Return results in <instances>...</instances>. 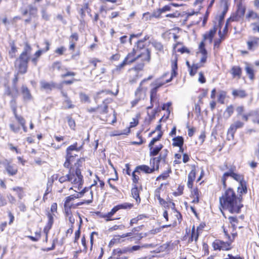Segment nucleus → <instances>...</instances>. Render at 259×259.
Wrapping results in <instances>:
<instances>
[{"label": "nucleus", "instance_id": "obj_25", "mask_svg": "<svg viewBox=\"0 0 259 259\" xmlns=\"http://www.w3.org/2000/svg\"><path fill=\"white\" fill-rule=\"evenodd\" d=\"M245 11V7L242 5L241 3H239L237 6V10L235 15L231 16L230 19L233 21H238L244 16Z\"/></svg>", "mask_w": 259, "mask_h": 259}, {"label": "nucleus", "instance_id": "obj_28", "mask_svg": "<svg viewBox=\"0 0 259 259\" xmlns=\"http://www.w3.org/2000/svg\"><path fill=\"white\" fill-rule=\"evenodd\" d=\"M69 50L72 52L75 51L76 42L79 39L78 34L77 32L72 33L69 36Z\"/></svg>", "mask_w": 259, "mask_h": 259}, {"label": "nucleus", "instance_id": "obj_50", "mask_svg": "<svg viewBox=\"0 0 259 259\" xmlns=\"http://www.w3.org/2000/svg\"><path fill=\"white\" fill-rule=\"evenodd\" d=\"M150 102L159 106V97L155 91H150Z\"/></svg>", "mask_w": 259, "mask_h": 259}, {"label": "nucleus", "instance_id": "obj_21", "mask_svg": "<svg viewBox=\"0 0 259 259\" xmlns=\"http://www.w3.org/2000/svg\"><path fill=\"white\" fill-rule=\"evenodd\" d=\"M65 70H66V72L61 74V77L62 78H65L67 77H71L72 78L69 80H63L62 82L63 84L65 85H70L73 84L74 82L79 80V79H77L74 78V76H75L76 75V73L75 72L68 70L67 68H65Z\"/></svg>", "mask_w": 259, "mask_h": 259}, {"label": "nucleus", "instance_id": "obj_3", "mask_svg": "<svg viewBox=\"0 0 259 259\" xmlns=\"http://www.w3.org/2000/svg\"><path fill=\"white\" fill-rule=\"evenodd\" d=\"M168 185V183H161L160 185V186L158 188H157L154 191V198L157 199L159 201V204L165 208H169L168 203L171 204V207L172 209L174 210V212L175 213V216L177 219L178 223L180 224L181 223L182 221L183 217L181 212L179 211H178L176 208L175 203L171 200L166 201L162 197L166 195L168 196L166 186Z\"/></svg>", "mask_w": 259, "mask_h": 259}, {"label": "nucleus", "instance_id": "obj_40", "mask_svg": "<svg viewBox=\"0 0 259 259\" xmlns=\"http://www.w3.org/2000/svg\"><path fill=\"white\" fill-rule=\"evenodd\" d=\"M131 194L133 197L136 200V202L139 204L141 202V198L140 197V190L138 188L137 185H135L131 189Z\"/></svg>", "mask_w": 259, "mask_h": 259}, {"label": "nucleus", "instance_id": "obj_51", "mask_svg": "<svg viewBox=\"0 0 259 259\" xmlns=\"http://www.w3.org/2000/svg\"><path fill=\"white\" fill-rule=\"evenodd\" d=\"M151 45L158 51L157 54L158 53H163V46L160 42L154 40L151 42Z\"/></svg>", "mask_w": 259, "mask_h": 259}, {"label": "nucleus", "instance_id": "obj_64", "mask_svg": "<svg viewBox=\"0 0 259 259\" xmlns=\"http://www.w3.org/2000/svg\"><path fill=\"white\" fill-rule=\"evenodd\" d=\"M167 152L168 151L167 150H163L160 153V155L156 162H165L166 160V158L167 157Z\"/></svg>", "mask_w": 259, "mask_h": 259}, {"label": "nucleus", "instance_id": "obj_2", "mask_svg": "<svg viewBox=\"0 0 259 259\" xmlns=\"http://www.w3.org/2000/svg\"><path fill=\"white\" fill-rule=\"evenodd\" d=\"M224 190L219 197V209L225 215V210L231 213H239L243 205L242 197H239L235 190L231 187H223Z\"/></svg>", "mask_w": 259, "mask_h": 259}, {"label": "nucleus", "instance_id": "obj_11", "mask_svg": "<svg viewBox=\"0 0 259 259\" xmlns=\"http://www.w3.org/2000/svg\"><path fill=\"white\" fill-rule=\"evenodd\" d=\"M178 68L177 60L174 61L171 65V72L170 73V76L169 79H165V77L169 74V73H166L163 74L161 77L157 79L153 83H151V85L153 88L151 91H155V92H157L159 88L163 85L166 83L170 82L173 78L174 77L177 75V70Z\"/></svg>", "mask_w": 259, "mask_h": 259}, {"label": "nucleus", "instance_id": "obj_5", "mask_svg": "<svg viewBox=\"0 0 259 259\" xmlns=\"http://www.w3.org/2000/svg\"><path fill=\"white\" fill-rule=\"evenodd\" d=\"M139 53L136 52V48H134L132 51L124 59L127 64L136 61H140L141 62L135 67L136 70H142L145 64L149 62L151 59V52L149 50H144L142 53Z\"/></svg>", "mask_w": 259, "mask_h": 259}, {"label": "nucleus", "instance_id": "obj_24", "mask_svg": "<svg viewBox=\"0 0 259 259\" xmlns=\"http://www.w3.org/2000/svg\"><path fill=\"white\" fill-rule=\"evenodd\" d=\"M136 168L140 171V170L144 171L146 174H150L154 172L155 170H158L159 169L158 163H153V164L150 166L146 165H142L136 167Z\"/></svg>", "mask_w": 259, "mask_h": 259}, {"label": "nucleus", "instance_id": "obj_42", "mask_svg": "<svg viewBox=\"0 0 259 259\" xmlns=\"http://www.w3.org/2000/svg\"><path fill=\"white\" fill-rule=\"evenodd\" d=\"M230 73L233 78L237 77L240 78L242 74V69L238 66H233L230 70Z\"/></svg>", "mask_w": 259, "mask_h": 259}, {"label": "nucleus", "instance_id": "obj_59", "mask_svg": "<svg viewBox=\"0 0 259 259\" xmlns=\"http://www.w3.org/2000/svg\"><path fill=\"white\" fill-rule=\"evenodd\" d=\"M232 95L234 97H239L240 98H244L246 96L245 91L242 90H234L232 92Z\"/></svg>", "mask_w": 259, "mask_h": 259}, {"label": "nucleus", "instance_id": "obj_13", "mask_svg": "<svg viewBox=\"0 0 259 259\" xmlns=\"http://www.w3.org/2000/svg\"><path fill=\"white\" fill-rule=\"evenodd\" d=\"M92 185L89 187L81 189L75 194L76 198L82 199L79 201L82 205H89L93 201V192L91 189Z\"/></svg>", "mask_w": 259, "mask_h": 259}, {"label": "nucleus", "instance_id": "obj_47", "mask_svg": "<svg viewBox=\"0 0 259 259\" xmlns=\"http://www.w3.org/2000/svg\"><path fill=\"white\" fill-rule=\"evenodd\" d=\"M145 42L144 40H142L141 39L139 40L136 42V45L134 46V48H136V52H138L140 53H142L144 50H149L148 49L145 48Z\"/></svg>", "mask_w": 259, "mask_h": 259}, {"label": "nucleus", "instance_id": "obj_32", "mask_svg": "<svg viewBox=\"0 0 259 259\" xmlns=\"http://www.w3.org/2000/svg\"><path fill=\"white\" fill-rule=\"evenodd\" d=\"M21 93L22 94L23 100L24 101H31L33 99V97L31 94V92L26 86H22Z\"/></svg>", "mask_w": 259, "mask_h": 259}, {"label": "nucleus", "instance_id": "obj_27", "mask_svg": "<svg viewBox=\"0 0 259 259\" xmlns=\"http://www.w3.org/2000/svg\"><path fill=\"white\" fill-rule=\"evenodd\" d=\"M247 45L249 50H254L259 47V37L250 36L247 41Z\"/></svg>", "mask_w": 259, "mask_h": 259}, {"label": "nucleus", "instance_id": "obj_58", "mask_svg": "<svg viewBox=\"0 0 259 259\" xmlns=\"http://www.w3.org/2000/svg\"><path fill=\"white\" fill-rule=\"evenodd\" d=\"M41 231L40 229L39 231H36L35 232V236H27V237L29 238L30 240L33 242L38 241L41 238Z\"/></svg>", "mask_w": 259, "mask_h": 259}, {"label": "nucleus", "instance_id": "obj_38", "mask_svg": "<svg viewBox=\"0 0 259 259\" xmlns=\"http://www.w3.org/2000/svg\"><path fill=\"white\" fill-rule=\"evenodd\" d=\"M87 111L90 113H99L102 114L107 112V107L103 108L101 105H98L96 107H91L87 109Z\"/></svg>", "mask_w": 259, "mask_h": 259}, {"label": "nucleus", "instance_id": "obj_1", "mask_svg": "<svg viewBox=\"0 0 259 259\" xmlns=\"http://www.w3.org/2000/svg\"><path fill=\"white\" fill-rule=\"evenodd\" d=\"M42 44L45 45V47L36 51L34 54L33 57L31 58L32 47L28 42L24 43L23 50L15 59L14 63V67L18 70V73L25 74L27 72L29 61H31L34 66H37L41 55L50 49L51 44L48 40H45Z\"/></svg>", "mask_w": 259, "mask_h": 259}, {"label": "nucleus", "instance_id": "obj_22", "mask_svg": "<svg viewBox=\"0 0 259 259\" xmlns=\"http://www.w3.org/2000/svg\"><path fill=\"white\" fill-rule=\"evenodd\" d=\"M172 5H165L161 8L154 10L150 15V17L159 19L162 17V15L166 12L170 11L171 9Z\"/></svg>", "mask_w": 259, "mask_h": 259}, {"label": "nucleus", "instance_id": "obj_63", "mask_svg": "<svg viewBox=\"0 0 259 259\" xmlns=\"http://www.w3.org/2000/svg\"><path fill=\"white\" fill-rule=\"evenodd\" d=\"M63 65L61 61H56L52 65V68L53 70H58L60 71L62 70Z\"/></svg>", "mask_w": 259, "mask_h": 259}, {"label": "nucleus", "instance_id": "obj_56", "mask_svg": "<svg viewBox=\"0 0 259 259\" xmlns=\"http://www.w3.org/2000/svg\"><path fill=\"white\" fill-rule=\"evenodd\" d=\"M172 145L174 146L181 147L184 143V140L182 137L178 136L173 139Z\"/></svg>", "mask_w": 259, "mask_h": 259}, {"label": "nucleus", "instance_id": "obj_48", "mask_svg": "<svg viewBox=\"0 0 259 259\" xmlns=\"http://www.w3.org/2000/svg\"><path fill=\"white\" fill-rule=\"evenodd\" d=\"M84 145V142L83 141L81 144H78L77 142H74L72 145L69 146L67 149H69L75 151L76 152H79L82 149Z\"/></svg>", "mask_w": 259, "mask_h": 259}, {"label": "nucleus", "instance_id": "obj_46", "mask_svg": "<svg viewBox=\"0 0 259 259\" xmlns=\"http://www.w3.org/2000/svg\"><path fill=\"white\" fill-rule=\"evenodd\" d=\"M170 173H171V169L170 167L168 166L166 170L162 172L161 175L156 178V181H158L161 180H166L169 177V174Z\"/></svg>", "mask_w": 259, "mask_h": 259}, {"label": "nucleus", "instance_id": "obj_18", "mask_svg": "<svg viewBox=\"0 0 259 259\" xmlns=\"http://www.w3.org/2000/svg\"><path fill=\"white\" fill-rule=\"evenodd\" d=\"M177 225V222L175 220L172 222V223L167 224V225H164L161 226H159L158 227L153 228L151 230L145 232L146 234V237H149L151 238L153 237L154 235L157 234L159 233H160L162 229L164 228H174L176 227Z\"/></svg>", "mask_w": 259, "mask_h": 259}, {"label": "nucleus", "instance_id": "obj_61", "mask_svg": "<svg viewBox=\"0 0 259 259\" xmlns=\"http://www.w3.org/2000/svg\"><path fill=\"white\" fill-rule=\"evenodd\" d=\"M184 185H179L177 188V191L172 193V195L175 196H179L182 195L184 193Z\"/></svg>", "mask_w": 259, "mask_h": 259}, {"label": "nucleus", "instance_id": "obj_10", "mask_svg": "<svg viewBox=\"0 0 259 259\" xmlns=\"http://www.w3.org/2000/svg\"><path fill=\"white\" fill-rule=\"evenodd\" d=\"M221 169L225 172L221 178V182L223 187L227 186V180L229 177L235 179L238 178L242 174L236 172V166L233 163H225L221 167Z\"/></svg>", "mask_w": 259, "mask_h": 259}, {"label": "nucleus", "instance_id": "obj_37", "mask_svg": "<svg viewBox=\"0 0 259 259\" xmlns=\"http://www.w3.org/2000/svg\"><path fill=\"white\" fill-rule=\"evenodd\" d=\"M91 9L88 2H86L83 4L82 7L79 10V14L82 19H84L85 16V12L90 13Z\"/></svg>", "mask_w": 259, "mask_h": 259}, {"label": "nucleus", "instance_id": "obj_53", "mask_svg": "<svg viewBox=\"0 0 259 259\" xmlns=\"http://www.w3.org/2000/svg\"><path fill=\"white\" fill-rule=\"evenodd\" d=\"M137 173L138 175H139L140 174V171L138 170L136 168L132 172V179L133 182L135 184V185H137V184L139 183V181L140 180L139 176L136 174Z\"/></svg>", "mask_w": 259, "mask_h": 259}, {"label": "nucleus", "instance_id": "obj_14", "mask_svg": "<svg viewBox=\"0 0 259 259\" xmlns=\"http://www.w3.org/2000/svg\"><path fill=\"white\" fill-rule=\"evenodd\" d=\"M37 8L31 4L28 5L26 7H21L20 13L22 16H28V17L24 20L25 24H29L32 22L33 18L37 17Z\"/></svg>", "mask_w": 259, "mask_h": 259}, {"label": "nucleus", "instance_id": "obj_12", "mask_svg": "<svg viewBox=\"0 0 259 259\" xmlns=\"http://www.w3.org/2000/svg\"><path fill=\"white\" fill-rule=\"evenodd\" d=\"M239 220L236 216H229L228 218V221L222 227L223 233H226L227 235L229 234L237 238L238 233L236 229Z\"/></svg>", "mask_w": 259, "mask_h": 259}, {"label": "nucleus", "instance_id": "obj_60", "mask_svg": "<svg viewBox=\"0 0 259 259\" xmlns=\"http://www.w3.org/2000/svg\"><path fill=\"white\" fill-rule=\"evenodd\" d=\"M101 60L97 58H93L89 61L88 67H91L93 70L97 68V63L101 62Z\"/></svg>", "mask_w": 259, "mask_h": 259}, {"label": "nucleus", "instance_id": "obj_44", "mask_svg": "<svg viewBox=\"0 0 259 259\" xmlns=\"http://www.w3.org/2000/svg\"><path fill=\"white\" fill-rule=\"evenodd\" d=\"M142 88L139 87L135 92L136 99L131 102L132 107L136 106L142 97Z\"/></svg>", "mask_w": 259, "mask_h": 259}, {"label": "nucleus", "instance_id": "obj_20", "mask_svg": "<svg viewBox=\"0 0 259 259\" xmlns=\"http://www.w3.org/2000/svg\"><path fill=\"white\" fill-rule=\"evenodd\" d=\"M53 225V218L51 214H48V221L43 229V232L45 234V238L43 240L44 243H47L48 241L49 234Z\"/></svg>", "mask_w": 259, "mask_h": 259}, {"label": "nucleus", "instance_id": "obj_49", "mask_svg": "<svg viewBox=\"0 0 259 259\" xmlns=\"http://www.w3.org/2000/svg\"><path fill=\"white\" fill-rule=\"evenodd\" d=\"M149 147L150 148V155L156 156L162 148L163 146L162 144H159L155 147H153V146H149Z\"/></svg>", "mask_w": 259, "mask_h": 259}, {"label": "nucleus", "instance_id": "obj_4", "mask_svg": "<svg viewBox=\"0 0 259 259\" xmlns=\"http://www.w3.org/2000/svg\"><path fill=\"white\" fill-rule=\"evenodd\" d=\"M10 103L15 118V119L11 120L9 123L10 130L14 133H18L22 128L23 132L26 133L27 132L26 121L23 116L19 115L18 113L16 100H11Z\"/></svg>", "mask_w": 259, "mask_h": 259}, {"label": "nucleus", "instance_id": "obj_55", "mask_svg": "<svg viewBox=\"0 0 259 259\" xmlns=\"http://www.w3.org/2000/svg\"><path fill=\"white\" fill-rule=\"evenodd\" d=\"M12 190L15 192L19 199H22L23 197L24 189L23 187L16 186L12 188Z\"/></svg>", "mask_w": 259, "mask_h": 259}, {"label": "nucleus", "instance_id": "obj_54", "mask_svg": "<svg viewBox=\"0 0 259 259\" xmlns=\"http://www.w3.org/2000/svg\"><path fill=\"white\" fill-rule=\"evenodd\" d=\"M57 210H58L57 203L56 202H54L51 204L50 211H48L47 213H46L47 217H48V214L49 213H50L52 215V218H53V223L54 222V216L55 215V213L57 212Z\"/></svg>", "mask_w": 259, "mask_h": 259}, {"label": "nucleus", "instance_id": "obj_26", "mask_svg": "<svg viewBox=\"0 0 259 259\" xmlns=\"http://www.w3.org/2000/svg\"><path fill=\"white\" fill-rule=\"evenodd\" d=\"M200 234V232L198 231L195 230V227L194 225L193 226L191 234L190 235H188V236L187 237L186 235L184 236V238H185V239H187V241L188 243H191L193 241L195 242H197L199 236Z\"/></svg>", "mask_w": 259, "mask_h": 259}, {"label": "nucleus", "instance_id": "obj_45", "mask_svg": "<svg viewBox=\"0 0 259 259\" xmlns=\"http://www.w3.org/2000/svg\"><path fill=\"white\" fill-rule=\"evenodd\" d=\"M148 218V215L145 214H140L138 215L136 217L133 218L130 221V226H132L134 224H137L140 221L143 220Z\"/></svg>", "mask_w": 259, "mask_h": 259}, {"label": "nucleus", "instance_id": "obj_6", "mask_svg": "<svg viewBox=\"0 0 259 259\" xmlns=\"http://www.w3.org/2000/svg\"><path fill=\"white\" fill-rule=\"evenodd\" d=\"M72 163H64V166L70 168V178L69 182L72 184V187L70 190L73 189L75 192L80 191L82 188L83 183V176L81 174L79 168V163H74V167L71 166Z\"/></svg>", "mask_w": 259, "mask_h": 259}, {"label": "nucleus", "instance_id": "obj_52", "mask_svg": "<svg viewBox=\"0 0 259 259\" xmlns=\"http://www.w3.org/2000/svg\"><path fill=\"white\" fill-rule=\"evenodd\" d=\"M63 108L65 109H72L75 107V105L70 98L64 100L63 101Z\"/></svg>", "mask_w": 259, "mask_h": 259}, {"label": "nucleus", "instance_id": "obj_30", "mask_svg": "<svg viewBox=\"0 0 259 259\" xmlns=\"http://www.w3.org/2000/svg\"><path fill=\"white\" fill-rule=\"evenodd\" d=\"M10 49L8 50V54L10 59H14L16 58L18 53V48L17 47L15 41L14 40H11L9 42Z\"/></svg>", "mask_w": 259, "mask_h": 259}, {"label": "nucleus", "instance_id": "obj_19", "mask_svg": "<svg viewBox=\"0 0 259 259\" xmlns=\"http://www.w3.org/2000/svg\"><path fill=\"white\" fill-rule=\"evenodd\" d=\"M244 124V123L240 120H237L232 123L228 129L227 139L229 140H233L234 139V134L237 130L242 127Z\"/></svg>", "mask_w": 259, "mask_h": 259}, {"label": "nucleus", "instance_id": "obj_16", "mask_svg": "<svg viewBox=\"0 0 259 259\" xmlns=\"http://www.w3.org/2000/svg\"><path fill=\"white\" fill-rule=\"evenodd\" d=\"M144 227V225H142L133 228L131 232L127 233L130 240L131 241L133 240L140 241L142 238L146 237L145 232H139Z\"/></svg>", "mask_w": 259, "mask_h": 259}, {"label": "nucleus", "instance_id": "obj_17", "mask_svg": "<svg viewBox=\"0 0 259 259\" xmlns=\"http://www.w3.org/2000/svg\"><path fill=\"white\" fill-rule=\"evenodd\" d=\"M239 183V186L237 187L238 195L239 197H242L244 194L247 193V183L244 180L243 175H240L238 178L234 179Z\"/></svg>", "mask_w": 259, "mask_h": 259}, {"label": "nucleus", "instance_id": "obj_43", "mask_svg": "<svg viewBox=\"0 0 259 259\" xmlns=\"http://www.w3.org/2000/svg\"><path fill=\"white\" fill-rule=\"evenodd\" d=\"M134 204L131 203L125 202L114 206V213L120 209H130L133 207Z\"/></svg>", "mask_w": 259, "mask_h": 259}, {"label": "nucleus", "instance_id": "obj_31", "mask_svg": "<svg viewBox=\"0 0 259 259\" xmlns=\"http://www.w3.org/2000/svg\"><path fill=\"white\" fill-rule=\"evenodd\" d=\"M57 87V83L54 81L48 82L46 81H42L40 82L41 90H43L46 91H52V90L56 89Z\"/></svg>", "mask_w": 259, "mask_h": 259}, {"label": "nucleus", "instance_id": "obj_35", "mask_svg": "<svg viewBox=\"0 0 259 259\" xmlns=\"http://www.w3.org/2000/svg\"><path fill=\"white\" fill-rule=\"evenodd\" d=\"M113 0H104L103 5L100 8V11L107 12V11L112 9L113 7Z\"/></svg>", "mask_w": 259, "mask_h": 259}, {"label": "nucleus", "instance_id": "obj_57", "mask_svg": "<svg viewBox=\"0 0 259 259\" xmlns=\"http://www.w3.org/2000/svg\"><path fill=\"white\" fill-rule=\"evenodd\" d=\"M67 123L70 128L72 130L75 131L76 127V123L75 120L71 117V115H68L66 117Z\"/></svg>", "mask_w": 259, "mask_h": 259}, {"label": "nucleus", "instance_id": "obj_7", "mask_svg": "<svg viewBox=\"0 0 259 259\" xmlns=\"http://www.w3.org/2000/svg\"><path fill=\"white\" fill-rule=\"evenodd\" d=\"M76 198L75 194H73L66 197L64 199L63 213L69 222L74 221L75 219L73 217V210L79 208L82 205L79 201L75 202Z\"/></svg>", "mask_w": 259, "mask_h": 259}, {"label": "nucleus", "instance_id": "obj_15", "mask_svg": "<svg viewBox=\"0 0 259 259\" xmlns=\"http://www.w3.org/2000/svg\"><path fill=\"white\" fill-rule=\"evenodd\" d=\"M94 216L98 218L103 219L106 222L113 220V207L110 209L107 206H103L100 211H94L92 212Z\"/></svg>", "mask_w": 259, "mask_h": 259}, {"label": "nucleus", "instance_id": "obj_41", "mask_svg": "<svg viewBox=\"0 0 259 259\" xmlns=\"http://www.w3.org/2000/svg\"><path fill=\"white\" fill-rule=\"evenodd\" d=\"M127 233L123 234L121 235L114 234V244L120 243L125 241L126 240H130Z\"/></svg>", "mask_w": 259, "mask_h": 259}, {"label": "nucleus", "instance_id": "obj_62", "mask_svg": "<svg viewBox=\"0 0 259 259\" xmlns=\"http://www.w3.org/2000/svg\"><path fill=\"white\" fill-rule=\"evenodd\" d=\"M70 223V226L69 229H68L65 233V236L66 238L70 237L73 232L74 229V224L75 223V219H74V221L73 222H69Z\"/></svg>", "mask_w": 259, "mask_h": 259}, {"label": "nucleus", "instance_id": "obj_39", "mask_svg": "<svg viewBox=\"0 0 259 259\" xmlns=\"http://www.w3.org/2000/svg\"><path fill=\"white\" fill-rule=\"evenodd\" d=\"M216 32L217 28L215 26H214L212 29H211L208 32L205 33L203 35L204 40H208L209 42L211 43Z\"/></svg>", "mask_w": 259, "mask_h": 259}, {"label": "nucleus", "instance_id": "obj_34", "mask_svg": "<svg viewBox=\"0 0 259 259\" xmlns=\"http://www.w3.org/2000/svg\"><path fill=\"white\" fill-rule=\"evenodd\" d=\"M18 94V90L16 86L14 87L13 89H12L10 87L8 86L6 88V89L5 90V94L6 96L13 98V99L12 100H13V99L16 100V98Z\"/></svg>", "mask_w": 259, "mask_h": 259}, {"label": "nucleus", "instance_id": "obj_23", "mask_svg": "<svg viewBox=\"0 0 259 259\" xmlns=\"http://www.w3.org/2000/svg\"><path fill=\"white\" fill-rule=\"evenodd\" d=\"M75 151L69 149L66 150L65 162H78L80 161V156L75 153Z\"/></svg>", "mask_w": 259, "mask_h": 259}, {"label": "nucleus", "instance_id": "obj_29", "mask_svg": "<svg viewBox=\"0 0 259 259\" xmlns=\"http://www.w3.org/2000/svg\"><path fill=\"white\" fill-rule=\"evenodd\" d=\"M58 178V174H54L50 178L48 179V182L47 183V187L45 190V193L46 194H49L52 193V187L55 181L57 180Z\"/></svg>", "mask_w": 259, "mask_h": 259}, {"label": "nucleus", "instance_id": "obj_36", "mask_svg": "<svg viewBox=\"0 0 259 259\" xmlns=\"http://www.w3.org/2000/svg\"><path fill=\"white\" fill-rule=\"evenodd\" d=\"M6 169L10 176L15 175L18 172L17 165L13 163H8Z\"/></svg>", "mask_w": 259, "mask_h": 259}, {"label": "nucleus", "instance_id": "obj_9", "mask_svg": "<svg viewBox=\"0 0 259 259\" xmlns=\"http://www.w3.org/2000/svg\"><path fill=\"white\" fill-rule=\"evenodd\" d=\"M224 234L227 241H224L220 239H215L212 243V247L214 250L229 251L233 248L232 243L236 238L229 234L227 235L226 233H224Z\"/></svg>", "mask_w": 259, "mask_h": 259}, {"label": "nucleus", "instance_id": "obj_33", "mask_svg": "<svg viewBox=\"0 0 259 259\" xmlns=\"http://www.w3.org/2000/svg\"><path fill=\"white\" fill-rule=\"evenodd\" d=\"M199 50L200 53L202 55V57L200 59V63L204 64L206 62L207 59V51L205 48V45L203 41L200 42L199 46Z\"/></svg>", "mask_w": 259, "mask_h": 259}, {"label": "nucleus", "instance_id": "obj_8", "mask_svg": "<svg viewBox=\"0 0 259 259\" xmlns=\"http://www.w3.org/2000/svg\"><path fill=\"white\" fill-rule=\"evenodd\" d=\"M197 173L196 167L195 165L191 166V170L188 176L187 187L191 189L190 197L192 199L191 203L197 204L199 202L201 192L197 187L193 188V184L196 179Z\"/></svg>", "mask_w": 259, "mask_h": 259}]
</instances>
